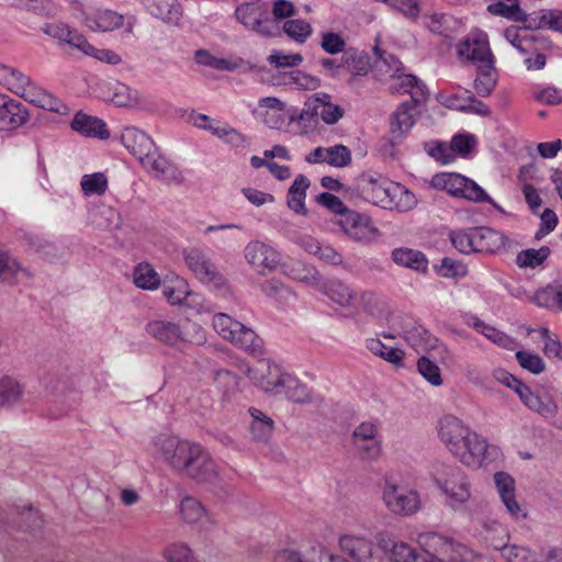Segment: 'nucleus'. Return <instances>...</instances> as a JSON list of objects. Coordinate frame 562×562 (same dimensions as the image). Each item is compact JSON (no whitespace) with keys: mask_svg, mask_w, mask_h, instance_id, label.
<instances>
[{"mask_svg":"<svg viewBox=\"0 0 562 562\" xmlns=\"http://www.w3.org/2000/svg\"><path fill=\"white\" fill-rule=\"evenodd\" d=\"M419 104L404 102L394 113L391 132L394 136L401 137L408 133L415 124V119L419 114Z\"/></svg>","mask_w":562,"mask_h":562,"instance_id":"dca6fc26","label":"nucleus"},{"mask_svg":"<svg viewBox=\"0 0 562 562\" xmlns=\"http://www.w3.org/2000/svg\"><path fill=\"white\" fill-rule=\"evenodd\" d=\"M373 50L379 58V70L391 78L395 77V75L401 70V61L393 55L385 56L378 45L374 46Z\"/></svg>","mask_w":562,"mask_h":562,"instance_id":"49530a36","label":"nucleus"},{"mask_svg":"<svg viewBox=\"0 0 562 562\" xmlns=\"http://www.w3.org/2000/svg\"><path fill=\"white\" fill-rule=\"evenodd\" d=\"M476 228L468 232H457L451 235L453 246L461 252L475 251Z\"/></svg>","mask_w":562,"mask_h":562,"instance_id":"a18cd8bd","label":"nucleus"},{"mask_svg":"<svg viewBox=\"0 0 562 562\" xmlns=\"http://www.w3.org/2000/svg\"><path fill=\"white\" fill-rule=\"evenodd\" d=\"M186 261L199 277L212 279L215 274L212 265L205 259L204 255L198 250L187 251Z\"/></svg>","mask_w":562,"mask_h":562,"instance_id":"72a5a7b5","label":"nucleus"},{"mask_svg":"<svg viewBox=\"0 0 562 562\" xmlns=\"http://www.w3.org/2000/svg\"><path fill=\"white\" fill-rule=\"evenodd\" d=\"M258 106L260 114L270 127L281 128L284 123L285 102L276 97H266L259 100Z\"/></svg>","mask_w":562,"mask_h":562,"instance_id":"aec40b11","label":"nucleus"},{"mask_svg":"<svg viewBox=\"0 0 562 562\" xmlns=\"http://www.w3.org/2000/svg\"><path fill=\"white\" fill-rule=\"evenodd\" d=\"M321 46L326 53L334 55L345 49L346 42L340 34L327 32L322 36Z\"/></svg>","mask_w":562,"mask_h":562,"instance_id":"6e6d98bb","label":"nucleus"},{"mask_svg":"<svg viewBox=\"0 0 562 562\" xmlns=\"http://www.w3.org/2000/svg\"><path fill=\"white\" fill-rule=\"evenodd\" d=\"M77 42L79 46H81V53L87 56H91L99 61L110 65H117L122 60L121 56L116 52L111 49L97 48L87 40V37H79L77 38Z\"/></svg>","mask_w":562,"mask_h":562,"instance_id":"c85d7f7f","label":"nucleus"},{"mask_svg":"<svg viewBox=\"0 0 562 562\" xmlns=\"http://www.w3.org/2000/svg\"><path fill=\"white\" fill-rule=\"evenodd\" d=\"M328 294L331 300L340 305H348L352 299L349 289L340 283L331 285L328 290Z\"/></svg>","mask_w":562,"mask_h":562,"instance_id":"338daca9","label":"nucleus"},{"mask_svg":"<svg viewBox=\"0 0 562 562\" xmlns=\"http://www.w3.org/2000/svg\"><path fill=\"white\" fill-rule=\"evenodd\" d=\"M391 555L395 562H418L415 551L404 542L394 544Z\"/></svg>","mask_w":562,"mask_h":562,"instance_id":"680f3d73","label":"nucleus"},{"mask_svg":"<svg viewBox=\"0 0 562 562\" xmlns=\"http://www.w3.org/2000/svg\"><path fill=\"white\" fill-rule=\"evenodd\" d=\"M317 202L340 217H345L351 211L338 196L328 192L321 193Z\"/></svg>","mask_w":562,"mask_h":562,"instance_id":"8fccbe9b","label":"nucleus"},{"mask_svg":"<svg viewBox=\"0 0 562 562\" xmlns=\"http://www.w3.org/2000/svg\"><path fill=\"white\" fill-rule=\"evenodd\" d=\"M134 282L140 289L154 290L158 288L160 279L150 265L140 263L135 270Z\"/></svg>","mask_w":562,"mask_h":562,"instance_id":"473e14b6","label":"nucleus"},{"mask_svg":"<svg viewBox=\"0 0 562 562\" xmlns=\"http://www.w3.org/2000/svg\"><path fill=\"white\" fill-rule=\"evenodd\" d=\"M124 23V15L109 8H99L86 18V25L92 32H112Z\"/></svg>","mask_w":562,"mask_h":562,"instance_id":"ddd939ff","label":"nucleus"},{"mask_svg":"<svg viewBox=\"0 0 562 562\" xmlns=\"http://www.w3.org/2000/svg\"><path fill=\"white\" fill-rule=\"evenodd\" d=\"M435 187L448 191L451 195L473 202H490V196L473 180L459 173H440L434 177Z\"/></svg>","mask_w":562,"mask_h":562,"instance_id":"423d86ee","label":"nucleus"},{"mask_svg":"<svg viewBox=\"0 0 562 562\" xmlns=\"http://www.w3.org/2000/svg\"><path fill=\"white\" fill-rule=\"evenodd\" d=\"M528 407L541 415H551L557 409L555 403L548 395H536L533 398H530V404L528 405Z\"/></svg>","mask_w":562,"mask_h":562,"instance_id":"bf43d9fd","label":"nucleus"},{"mask_svg":"<svg viewBox=\"0 0 562 562\" xmlns=\"http://www.w3.org/2000/svg\"><path fill=\"white\" fill-rule=\"evenodd\" d=\"M451 149L461 156H468L476 146V138L471 134H459L451 139Z\"/></svg>","mask_w":562,"mask_h":562,"instance_id":"3c124183","label":"nucleus"},{"mask_svg":"<svg viewBox=\"0 0 562 562\" xmlns=\"http://www.w3.org/2000/svg\"><path fill=\"white\" fill-rule=\"evenodd\" d=\"M254 418L251 424V431L256 439L263 440L268 438L273 429V422L268 416L263 415L260 411H251Z\"/></svg>","mask_w":562,"mask_h":562,"instance_id":"e433bc0d","label":"nucleus"},{"mask_svg":"<svg viewBox=\"0 0 562 562\" xmlns=\"http://www.w3.org/2000/svg\"><path fill=\"white\" fill-rule=\"evenodd\" d=\"M326 162L336 168L347 167L351 162V153L344 145L328 147Z\"/></svg>","mask_w":562,"mask_h":562,"instance_id":"a19ab883","label":"nucleus"},{"mask_svg":"<svg viewBox=\"0 0 562 562\" xmlns=\"http://www.w3.org/2000/svg\"><path fill=\"white\" fill-rule=\"evenodd\" d=\"M213 327L224 339L239 348L251 352L261 349L260 339L255 330L246 327L227 314H216L213 317Z\"/></svg>","mask_w":562,"mask_h":562,"instance_id":"39448f33","label":"nucleus"},{"mask_svg":"<svg viewBox=\"0 0 562 562\" xmlns=\"http://www.w3.org/2000/svg\"><path fill=\"white\" fill-rule=\"evenodd\" d=\"M246 258L260 273L273 271L281 266V258L278 251L258 241L247 246Z\"/></svg>","mask_w":562,"mask_h":562,"instance_id":"9d476101","label":"nucleus"},{"mask_svg":"<svg viewBox=\"0 0 562 562\" xmlns=\"http://www.w3.org/2000/svg\"><path fill=\"white\" fill-rule=\"evenodd\" d=\"M439 487L453 501L457 503H464L470 498V490L465 482H460L459 484H454L448 480L438 481Z\"/></svg>","mask_w":562,"mask_h":562,"instance_id":"58836bf2","label":"nucleus"},{"mask_svg":"<svg viewBox=\"0 0 562 562\" xmlns=\"http://www.w3.org/2000/svg\"><path fill=\"white\" fill-rule=\"evenodd\" d=\"M147 329L151 336L167 344H176L183 339L178 325L167 321H154L148 324Z\"/></svg>","mask_w":562,"mask_h":562,"instance_id":"b1692460","label":"nucleus"},{"mask_svg":"<svg viewBox=\"0 0 562 562\" xmlns=\"http://www.w3.org/2000/svg\"><path fill=\"white\" fill-rule=\"evenodd\" d=\"M310 183L304 176H299L289 190L288 205L299 214H306L304 200Z\"/></svg>","mask_w":562,"mask_h":562,"instance_id":"bb28decb","label":"nucleus"},{"mask_svg":"<svg viewBox=\"0 0 562 562\" xmlns=\"http://www.w3.org/2000/svg\"><path fill=\"white\" fill-rule=\"evenodd\" d=\"M26 99L37 104L38 106L49 111L59 112L61 110H66V106L64 104H61L58 100H56L54 97L46 93L45 91L30 90L29 98Z\"/></svg>","mask_w":562,"mask_h":562,"instance_id":"c03bdc74","label":"nucleus"},{"mask_svg":"<svg viewBox=\"0 0 562 562\" xmlns=\"http://www.w3.org/2000/svg\"><path fill=\"white\" fill-rule=\"evenodd\" d=\"M316 115L317 106L314 108V111L303 110L297 116H291L290 123L294 125L295 133L307 134L317 123Z\"/></svg>","mask_w":562,"mask_h":562,"instance_id":"ea45409f","label":"nucleus"},{"mask_svg":"<svg viewBox=\"0 0 562 562\" xmlns=\"http://www.w3.org/2000/svg\"><path fill=\"white\" fill-rule=\"evenodd\" d=\"M558 286L548 285L539 289L533 296V301L537 305L551 308L555 307Z\"/></svg>","mask_w":562,"mask_h":562,"instance_id":"13d9d810","label":"nucleus"},{"mask_svg":"<svg viewBox=\"0 0 562 562\" xmlns=\"http://www.w3.org/2000/svg\"><path fill=\"white\" fill-rule=\"evenodd\" d=\"M106 178L102 173L85 176L81 181L86 194H102L106 189Z\"/></svg>","mask_w":562,"mask_h":562,"instance_id":"603ef678","label":"nucleus"},{"mask_svg":"<svg viewBox=\"0 0 562 562\" xmlns=\"http://www.w3.org/2000/svg\"><path fill=\"white\" fill-rule=\"evenodd\" d=\"M362 198L382 209L398 211L412 210L416 204L415 195L404 186L394 181L369 179L361 186Z\"/></svg>","mask_w":562,"mask_h":562,"instance_id":"7ed1b4c3","label":"nucleus"},{"mask_svg":"<svg viewBox=\"0 0 562 562\" xmlns=\"http://www.w3.org/2000/svg\"><path fill=\"white\" fill-rule=\"evenodd\" d=\"M516 358L521 368L533 374H539L544 370L543 360L536 353L527 351H517Z\"/></svg>","mask_w":562,"mask_h":562,"instance_id":"de8ad7c7","label":"nucleus"},{"mask_svg":"<svg viewBox=\"0 0 562 562\" xmlns=\"http://www.w3.org/2000/svg\"><path fill=\"white\" fill-rule=\"evenodd\" d=\"M341 549L352 559L362 561L371 555L372 546L370 541L364 538L345 536L340 538Z\"/></svg>","mask_w":562,"mask_h":562,"instance_id":"393cba45","label":"nucleus"},{"mask_svg":"<svg viewBox=\"0 0 562 562\" xmlns=\"http://www.w3.org/2000/svg\"><path fill=\"white\" fill-rule=\"evenodd\" d=\"M180 519L187 525H199L204 520H211L206 507L195 497L187 496L179 505Z\"/></svg>","mask_w":562,"mask_h":562,"instance_id":"a211bd4d","label":"nucleus"},{"mask_svg":"<svg viewBox=\"0 0 562 562\" xmlns=\"http://www.w3.org/2000/svg\"><path fill=\"white\" fill-rule=\"evenodd\" d=\"M508 4L498 1L487 7V11L493 15H499L518 23L528 21L527 13L520 8L518 0H506Z\"/></svg>","mask_w":562,"mask_h":562,"instance_id":"a878e982","label":"nucleus"},{"mask_svg":"<svg viewBox=\"0 0 562 562\" xmlns=\"http://www.w3.org/2000/svg\"><path fill=\"white\" fill-rule=\"evenodd\" d=\"M495 483L501 497L515 493V482L513 477L505 472H497L495 474Z\"/></svg>","mask_w":562,"mask_h":562,"instance_id":"69168bd1","label":"nucleus"},{"mask_svg":"<svg viewBox=\"0 0 562 562\" xmlns=\"http://www.w3.org/2000/svg\"><path fill=\"white\" fill-rule=\"evenodd\" d=\"M419 373L432 385H441V372L439 367L427 357H422L417 362Z\"/></svg>","mask_w":562,"mask_h":562,"instance_id":"79ce46f5","label":"nucleus"},{"mask_svg":"<svg viewBox=\"0 0 562 562\" xmlns=\"http://www.w3.org/2000/svg\"><path fill=\"white\" fill-rule=\"evenodd\" d=\"M71 128L86 137L105 139L110 136L105 124L100 119L80 112L75 115Z\"/></svg>","mask_w":562,"mask_h":562,"instance_id":"f3484780","label":"nucleus"},{"mask_svg":"<svg viewBox=\"0 0 562 562\" xmlns=\"http://www.w3.org/2000/svg\"><path fill=\"white\" fill-rule=\"evenodd\" d=\"M26 110L14 100L0 95V130H13L26 122Z\"/></svg>","mask_w":562,"mask_h":562,"instance_id":"4468645a","label":"nucleus"},{"mask_svg":"<svg viewBox=\"0 0 562 562\" xmlns=\"http://www.w3.org/2000/svg\"><path fill=\"white\" fill-rule=\"evenodd\" d=\"M458 54L460 57L483 66L494 64L493 55L490 48L486 35H477L467 38L459 44Z\"/></svg>","mask_w":562,"mask_h":562,"instance_id":"1a4fd4ad","label":"nucleus"},{"mask_svg":"<svg viewBox=\"0 0 562 562\" xmlns=\"http://www.w3.org/2000/svg\"><path fill=\"white\" fill-rule=\"evenodd\" d=\"M482 68V72L474 81V88L477 94L486 97L492 92L496 83V75L493 65L483 66Z\"/></svg>","mask_w":562,"mask_h":562,"instance_id":"4c0bfd02","label":"nucleus"},{"mask_svg":"<svg viewBox=\"0 0 562 562\" xmlns=\"http://www.w3.org/2000/svg\"><path fill=\"white\" fill-rule=\"evenodd\" d=\"M0 81L13 93L29 98L30 80L22 72L0 65Z\"/></svg>","mask_w":562,"mask_h":562,"instance_id":"4be33fe9","label":"nucleus"},{"mask_svg":"<svg viewBox=\"0 0 562 562\" xmlns=\"http://www.w3.org/2000/svg\"><path fill=\"white\" fill-rule=\"evenodd\" d=\"M268 60L276 68H286L297 66L303 60V57L301 54L286 55L276 50L268 57Z\"/></svg>","mask_w":562,"mask_h":562,"instance_id":"4d7b16f0","label":"nucleus"},{"mask_svg":"<svg viewBox=\"0 0 562 562\" xmlns=\"http://www.w3.org/2000/svg\"><path fill=\"white\" fill-rule=\"evenodd\" d=\"M110 101L117 106H135L139 102V95L124 83H117L113 88Z\"/></svg>","mask_w":562,"mask_h":562,"instance_id":"f704fd0d","label":"nucleus"},{"mask_svg":"<svg viewBox=\"0 0 562 562\" xmlns=\"http://www.w3.org/2000/svg\"><path fill=\"white\" fill-rule=\"evenodd\" d=\"M248 374L256 386L260 387L265 392L276 390L281 386V383L283 382V374L280 373V370L267 361L258 362L254 368L248 370Z\"/></svg>","mask_w":562,"mask_h":562,"instance_id":"f8f14e48","label":"nucleus"},{"mask_svg":"<svg viewBox=\"0 0 562 562\" xmlns=\"http://www.w3.org/2000/svg\"><path fill=\"white\" fill-rule=\"evenodd\" d=\"M190 291L187 282L178 277L166 280L164 294L171 304H181L188 297Z\"/></svg>","mask_w":562,"mask_h":562,"instance_id":"c756f323","label":"nucleus"},{"mask_svg":"<svg viewBox=\"0 0 562 562\" xmlns=\"http://www.w3.org/2000/svg\"><path fill=\"white\" fill-rule=\"evenodd\" d=\"M235 15L244 26L262 32L261 25L266 10L258 1L241 3L237 7Z\"/></svg>","mask_w":562,"mask_h":562,"instance_id":"6ab92c4d","label":"nucleus"},{"mask_svg":"<svg viewBox=\"0 0 562 562\" xmlns=\"http://www.w3.org/2000/svg\"><path fill=\"white\" fill-rule=\"evenodd\" d=\"M529 27L550 29L562 32V11L539 10L538 12H535Z\"/></svg>","mask_w":562,"mask_h":562,"instance_id":"cd10ccee","label":"nucleus"},{"mask_svg":"<svg viewBox=\"0 0 562 562\" xmlns=\"http://www.w3.org/2000/svg\"><path fill=\"white\" fill-rule=\"evenodd\" d=\"M475 251L497 252L505 246L504 236L491 228H476Z\"/></svg>","mask_w":562,"mask_h":562,"instance_id":"5701e85b","label":"nucleus"},{"mask_svg":"<svg viewBox=\"0 0 562 562\" xmlns=\"http://www.w3.org/2000/svg\"><path fill=\"white\" fill-rule=\"evenodd\" d=\"M391 89L394 92H404L411 95L412 104H420L427 100V91L424 86L412 75H395L392 77Z\"/></svg>","mask_w":562,"mask_h":562,"instance_id":"2eb2a0df","label":"nucleus"},{"mask_svg":"<svg viewBox=\"0 0 562 562\" xmlns=\"http://www.w3.org/2000/svg\"><path fill=\"white\" fill-rule=\"evenodd\" d=\"M21 395L19 384L11 379H2L0 382V407L16 401Z\"/></svg>","mask_w":562,"mask_h":562,"instance_id":"864d4df0","label":"nucleus"},{"mask_svg":"<svg viewBox=\"0 0 562 562\" xmlns=\"http://www.w3.org/2000/svg\"><path fill=\"white\" fill-rule=\"evenodd\" d=\"M344 109L335 103L327 108L321 109L318 114L326 124H335L344 116Z\"/></svg>","mask_w":562,"mask_h":562,"instance_id":"774afa93","label":"nucleus"},{"mask_svg":"<svg viewBox=\"0 0 562 562\" xmlns=\"http://www.w3.org/2000/svg\"><path fill=\"white\" fill-rule=\"evenodd\" d=\"M168 562H194L191 548L182 542L171 544L166 551Z\"/></svg>","mask_w":562,"mask_h":562,"instance_id":"09e8293b","label":"nucleus"},{"mask_svg":"<svg viewBox=\"0 0 562 562\" xmlns=\"http://www.w3.org/2000/svg\"><path fill=\"white\" fill-rule=\"evenodd\" d=\"M47 32L58 41L67 43L78 50H81V46H79L77 38L85 36L82 34L72 32L67 25L63 23L55 24L49 26Z\"/></svg>","mask_w":562,"mask_h":562,"instance_id":"37998d69","label":"nucleus"},{"mask_svg":"<svg viewBox=\"0 0 562 562\" xmlns=\"http://www.w3.org/2000/svg\"><path fill=\"white\" fill-rule=\"evenodd\" d=\"M160 450L170 467L186 477L199 483H212L220 471L212 456L199 443L175 437L160 441Z\"/></svg>","mask_w":562,"mask_h":562,"instance_id":"f257e3e1","label":"nucleus"},{"mask_svg":"<svg viewBox=\"0 0 562 562\" xmlns=\"http://www.w3.org/2000/svg\"><path fill=\"white\" fill-rule=\"evenodd\" d=\"M281 386L285 387V395L296 403H305L311 400L306 389L293 376L283 374Z\"/></svg>","mask_w":562,"mask_h":562,"instance_id":"c9c22d12","label":"nucleus"},{"mask_svg":"<svg viewBox=\"0 0 562 562\" xmlns=\"http://www.w3.org/2000/svg\"><path fill=\"white\" fill-rule=\"evenodd\" d=\"M550 255L549 247H541L539 249H525L517 254L516 263L519 268H536L542 265Z\"/></svg>","mask_w":562,"mask_h":562,"instance_id":"7c9ffc66","label":"nucleus"},{"mask_svg":"<svg viewBox=\"0 0 562 562\" xmlns=\"http://www.w3.org/2000/svg\"><path fill=\"white\" fill-rule=\"evenodd\" d=\"M376 427L372 423H362L353 432V441H378Z\"/></svg>","mask_w":562,"mask_h":562,"instance_id":"0e129e2a","label":"nucleus"},{"mask_svg":"<svg viewBox=\"0 0 562 562\" xmlns=\"http://www.w3.org/2000/svg\"><path fill=\"white\" fill-rule=\"evenodd\" d=\"M338 225L350 239L357 243H370L374 240L379 234L378 228L369 216L353 210L345 217H340Z\"/></svg>","mask_w":562,"mask_h":562,"instance_id":"0eeeda50","label":"nucleus"},{"mask_svg":"<svg viewBox=\"0 0 562 562\" xmlns=\"http://www.w3.org/2000/svg\"><path fill=\"white\" fill-rule=\"evenodd\" d=\"M393 261L402 267H406L419 272H426L428 269V259L419 251L408 247H400L392 252Z\"/></svg>","mask_w":562,"mask_h":562,"instance_id":"412c9836","label":"nucleus"},{"mask_svg":"<svg viewBox=\"0 0 562 562\" xmlns=\"http://www.w3.org/2000/svg\"><path fill=\"white\" fill-rule=\"evenodd\" d=\"M541 337L544 339L543 351L549 357H557L562 359V345L558 338L552 337L548 328L539 330Z\"/></svg>","mask_w":562,"mask_h":562,"instance_id":"052dcab7","label":"nucleus"},{"mask_svg":"<svg viewBox=\"0 0 562 562\" xmlns=\"http://www.w3.org/2000/svg\"><path fill=\"white\" fill-rule=\"evenodd\" d=\"M295 5L290 0H274L272 3V15L276 21H281L293 16Z\"/></svg>","mask_w":562,"mask_h":562,"instance_id":"e2e57ef3","label":"nucleus"},{"mask_svg":"<svg viewBox=\"0 0 562 562\" xmlns=\"http://www.w3.org/2000/svg\"><path fill=\"white\" fill-rule=\"evenodd\" d=\"M419 541L437 562H487L484 555L435 533L424 535Z\"/></svg>","mask_w":562,"mask_h":562,"instance_id":"20e7f679","label":"nucleus"},{"mask_svg":"<svg viewBox=\"0 0 562 562\" xmlns=\"http://www.w3.org/2000/svg\"><path fill=\"white\" fill-rule=\"evenodd\" d=\"M439 434L449 450L462 463L469 467L482 464L487 451V443L461 420L446 417L440 423Z\"/></svg>","mask_w":562,"mask_h":562,"instance_id":"f03ea898","label":"nucleus"},{"mask_svg":"<svg viewBox=\"0 0 562 562\" xmlns=\"http://www.w3.org/2000/svg\"><path fill=\"white\" fill-rule=\"evenodd\" d=\"M126 147L147 168L157 173H164L168 169V161L161 156H155L154 143L144 134L134 133L127 137Z\"/></svg>","mask_w":562,"mask_h":562,"instance_id":"6e6552de","label":"nucleus"},{"mask_svg":"<svg viewBox=\"0 0 562 562\" xmlns=\"http://www.w3.org/2000/svg\"><path fill=\"white\" fill-rule=\"evenodd\" d=\"M384 498L389 508L400 515L414 514L419 507V499L416 493L397 486L387 487L384 492Z\"/></svg>","mask_w":562,"mask_h":562,"instance_id":"9b49d317","label":"nucleus"},{"mask_svg":"<svg viewBox=\"0 0 562 562\" xmlns=\"http://www.w3.org/2000/svg\"><path fill=\"white\" fill-rule=\"evenodd\" d=\"M437 270L445 278L463 277L468 272L467 267L462 262L450 258H443Z\"/></svg>","mask_w":562,"mask_h":562,"instance_id":"5fc2aeb1","label":"nucleus"},{"mask_svg":"<svg viewBox=\"0 0 562 562\" xmlns=\"http://www.w3.org/2000/svg\"><path fill=\"white\" fill-rule=\"evenodd\" d=\"M283 32L296 43H305L312 35V25L302 19L286 20L282 26Z\"/></svg>","mask_w":562,"mask_h":562,"instance_id":"2f4dec72","label":"nucleus"}]
</instances>
